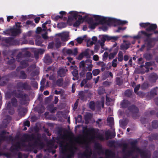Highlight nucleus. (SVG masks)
I'll list each match as a JSON object with an SVG mask.
<instances>
[{
  "mask_svg": "<svg viewBox=\"0 0 158 158\" xmlns=\"http://www.w3.org/2000/svg\"><path fill=\"white\" fill-rule=\"evenodd\" d=\"M17 90H14L12 92V94L17 98H20L19 100L21 105H25L27 103V98L28 97L27 94L23 93V91L21 90H28L30 89L31 86L26 82L19 81L16 84Z\"/></svg>",
  "mask_w": 158,
  "mask_h": 158,
  "instance_id": "1",
  "label": "nucleus"
},
{
  "mask_svg": "<svg viewBox=\"0 0 158 158\" xmlns=\"http://www.w3.org/2000/svg\"><path fill=\"white\" fill-rule=\"evenodd\" d=\"M62 141H60L59 142L60 152L62 154V158H73L75 155L74 150H77V148L73 147L68 149L67 146L64 145Z\"/></svg>",
  "mask_w": 158,
  "mask_h": 158,
  "instance_id": "2",
  "label": "nucleus"
},
{
  "mask_svg": "<svg viewBox=\"0 0 158 158\" xmlns=\"http://www.w3.org/2000/svg\"><path fill=\"white\" fill-rule=\"evenodd\" d=\"M143 36L146 37L144 39V41L147 43V50L148 51L151 48H153L155 45V42L158 41V36L156 37H151L152 33H148L145 31H142L140 32Z\"/></svg>",
  "mask_w": 158,
  "mask_h": 158,
  "instance_id": "3",
  "label": "nucleus"
},
{
  "mask_svg": "<svg viewBox=\"0 0 158 158\" xmlns=\"http://www.w3.org/2000/svg\"><path fill=\"white\" fill-rule=\"evenodd\" d=\"M3 55L4 59L7 64L10 65L14 63L15 60L13 58L14 54L11 51L9 50H5L3 51Z\"/></svg>",
  "mask_w": 158,
  "mask_h": 158,
  "instance_id": "4",
  "label": "nucleus"
},
{
  "mask_svg": "<svg viewBox=\"0 0 158 158\" xmlns=\"http://www.w3.org/2000/svg\"><path fill=\"white\" fill-rule=\"evenodd\" d=\"M81 144L84 143L85 144V151L83 153H80L78 154V158H90L92 154L91 149L89 147L88 143L85 141Z\"/></svg>",
  "mask_w": 158,
  "mask_h": 158,
  "instance_id": "5",
  "label": "nucleus"
},
{
  "mask_svg": "<svg viewBox=\"0 0 158 158\" xmlns=\"http://www.w3.org/2000/svg\"><path fill=\"white\" fill-rule=\"evenodd\" d=\"M128 110L131 113V116L134 119H136L139 116V109L134 105H132L129 106Z\"/></svg>",
  "mask_w": 158,
  "mask_h": 158,
  "instance_id": "6",
  "label": "nucleus"
},
{
  "mask_svg": "<svg viewBox=\"0 0 158 158\" xmlns=\"http://www.w3.org/2000/svg\"><path fill=\"white\" fill-rule=\"evenodd\" d=\"M136 151L140 154L141 158H150L151 155L148 152L136 148Z\"/></svg>",
  "mask_w": 158,
  "mask_h": 158,
  "instance_id": "7",
  "label": "nucleus"
},
{
  "mask_svg": "<svg viewBox=\"0 0 158 158\" xmlns=\"http://www.w3.org/2000/svg\"><path fill=\"white\" fill-rule=\"evenodd\" d=\"M118 37L117 36H109L107 35H103L101 38V41L105 42L106 40H111V42H114L117 40Z\"/></svg>",
  "mask_w": 158,
  "mask_h": 158,
  "instance_id": "8",
  "label": "nucleus"
},
{
  "mask_svg": "<svg viewBox=\"0 0 158 158\" xmlns=\"http://www.w3.org/2000/svg\"><path fill=\"white\" fill-rule=\"evenodd\" d=\"M87 21L89 24V27L92 29H94L98 25V23H94L93 19L92 17H89L87 19Z\"/></svg>",
  "mask_w": 158,
  "mask_h": 158,
  "instance_id": "9",
  "label": "nucleus"
},
{
  "mask_svg": "<svg viewBox=\"0 0 158 158\" xmlns=\"http://www.w3.org/2000/svg\"><path fill=\"white\" fill-rule=\"evenodd\" d=\"M23 137L25 139L23 140V142L26 141L25 140H27L28 142L29 141H33L36 139L35 135L33 133L31 134H24L23 135Z\"/></svg>",
  "mask_w": 158,
  "mask_h": 158,
  "instance_id": "10",
  "label": "nucleus"
},
{
  "mask_svg": "<svg viewBox=\"0 0 158 158\" xmlns=\"http://www.w3.org/2000/svg\"><path fill=\"white\" fill-rule=\"evenodd\" d=\"M11 33V35L15 36L21 33V30L20 28H11L10 29Z\"/></svg>",
  "mask_w": 158,
  "mask_h": 158,
  "instance_id": "11",
  "label": "nucleus"
},
{
  "mask_svg": "<svg viewBox=\"0 0 158 158\" xmlns=\"http://www.w3.org/2000/svg\"><path fill=\"white\" fill-rule=\"evenodd\" d=\"M43 147L44 143L43 142L39 143L37 140H35L33 143H29L28 144V146L29 148L33 149L35 148L37 146Z\"/></svg>",
  "mask_w": 158,
  "mask_h": 158,
  "instance_id": "12",
  "label": "nucleus"
},
{
  "mask_svg": "<svg viewBox=\"0 0 158 158\" xmlns=\"http://www.w3.org/2000/svg\"><path fill=\"white\" fill-rule=\"evenodd\" d=\"M94 148L95 149L97 150V153L98 154L100 155L101 154H103L104 153L103 150L102 149V145L98 143L95 144Z\"/></svg>",
  "mask_w": 158,
  "mask_h": 158,
  "instance_id": "13",
  "label": "nucleus"
},
{
  "mask_svg": "<svg viewBox=\"0 0 158 158\" xmlns=\"http://www.w3.org/2000/svg\"><path fill=\"white\" fill-rule=\"evenodd\" d=\"M104 21L103 22V23H106L108 26H110L113 23H116V19L112 18H109L107 19L106 17H104Z\"/></svg>",
  "mask_w": 158,
  "mask_h": 158,
  "instance_id": "14",
  "label": "nucleus"
},
{
  "mask_svg": "<svg viewBox=\"0 0 158 158\" xmlns=\"http://www.w3.org/2000/svg\"><path fill=\"white\" fill-rule=\"evenodd\" d=\"M68 71L66 68H60L57 71L58 76L60 77H64L66 74V72Z\"/></svg>",
  "mask_w": 158,
  "mask_h": 158,
  "instance_id": "15",
  "label": "nucleus"
},
{
  "mask_svg": "<svg viewBox=\"0 0 158 158\" xmlns=\"http://www.w3.org/2000/svg\"><path fill=\"white\" fill-rule=\"evenodd\" d=\"M106 139L108 140L109 139H112L114 138L115 136V133L114 132H111L107 131L105 133Z\"/></svg>",
  "mask_w": 158,
  "mask_h": 158,
  "instance_id": "16",
  "label": "nucleus"
},
{
  "mask_svg": "<svg viewBox=\"0 0 158 158\" xmlns=\"http://www.w3.org/2000/svg\"><path fill=\"white\" fill-rule=\"evenodd\" d=\"M93 17L94 18L95 20L96 21H98L99 24H102L103 22L104 21L105 19L104 17L101 16L97 15H93Z\"/></svg>",
  "mask_w": 158,
  "mask_h": 158,
  "instance_id": "17",
  "label": "nucleus"
},
{
  "mask_svg": "<svg viewBox=\"0 0 158 158\" xmlns=\"http://www.w3.org/2000/svg\"><path fill=\"white\" fill-rule=\"evenodd\" d=\"M157 26L156 24H150L148 27L146 28V30L148 32H151L154 31L157 28Z\"/></svg>",
  "mask_w": 158,
  "mask_h": 158,
  "instance_id": "18",
  "label": "nucleus"
},
{
  "mask_svg": "<svg viewBox=\"0 0 158 158\" xmlns=\"http://www.w3.org/2000/svg\"><path fill=\"white\" fill-rule=\"evenodd\" d=\"M158 78L157 74L154 73H151L149 75V81L152 82H155Z\"/></svg>",
  "mask_w": 158,
  "mask_h": 158,
  "instance_id": "19",
  "label": "nucleus"
},
{
  "mask_svg": "<svg viewBox=\"0 0 158 158\" xmlns=\"http://www.w3.org/2000/svg\"><path fill=\"white\" fill-rule=\"evenodd\" d=\"M105 154L106 158L110 157H114L115 156V154L114 152L111 150L106 149L105 151Z\"/></svg>",
  "mask_w": 158,
  "mask_h": 158,
  "instance_id": "20",
  "label": "nucleus"
},
{
  "mask_svg": "<svg viewBox=\"0 0 158 158\" xmlns=\"http://www.w3.org/2000/svg\"><path fill=\"white\" fill-rule=\"evenodd\" d=\"M2 82L0 83V85L3 86L6 84L7 82L9 80V76L5 75L2 77Z\"/></svg>",
  "mask_w": 158,
  "mask_h": 158,
  "instance_id": "21",
  "label": "nucleus"
},
{
  "mask_svg": "<svg viewBox=\"0 0 158 158\" xmlns=\"http://www.w3.org/2000/svg\"><path fill=\"white\" fill-rule=\"evenodd\" d=\"M0 137V139L2 141L6 140L12 141L14 140L13 138L11 135L6 136L3 135H1Z\"/></svg>",
  "mask_w": 158,
  "mask_h": 158,
  "instance_id": "22",
  "label": "nucleus"
},
{
  "mask_svg": "<svg viewBox=\"0 0 158 158\" xmlns=\"http://www.w3.org/2000/svg\"><path fill=\"white\" fill-rule=\"evenodd\" d=\"M44 61L46 64L49 65L52 63V59L48 54H47L44 57Z\"/></svg>",
  "mask_w": 158,
  "mask_h": 158,
  "instance_id": "23",
  "label": "nucleus"
},
{
  "mask_svg": "<svg viewBox=\"0 0 158 158\" xmlns=\"http://www.w3.org/2000/svg\"><path fill=\"white\" fill-rule=\"evenodd\" d=\"M58 35L60 37L62 41H66L68 40V38L69 37L68 33H59Z\"/></svg>",
  "mask_w": 158,
  "mask_h": 158,
  "instance_id": "24",
  "label": "nucleus"
},
{
  "mask_svg": "<svg viewBox=\"0 0 158 158\" xmlns=\"http://www.w3.org/2000/svg\"><path fill=\"white\" fill-rule=\"evenodd\" d=\"M110 76L111 79L113 78V74L109 71H106L102 76L103 80H105Z\"/></svg>",
  "mask_w": 158,
  "mask_h": 158,
  "instance_id": "25",
  "label": "nucleus"
},
{
  "mask_svg": "<svg viewBox=\"0 0 158 158\" xmlns=\"http://www.w3.org/2000/svg\"><path fill=\"white\" fill-rule=\"evenodd\" d=\"M21 143L19 142H17L14 145V147H11L10 150L11 152L14 151H18L19 149H21Z\"/></svg>",
  "mask_w": 158,
  "mask_h": 158,
  "instance_id": "26",
  "label": "nucleus"
},
{
  "mask_svg": "<svg viewBox=\"0 0 158 158\" xmlns=\"http://www.w3.org/2000/svg\"><path fill=\"white\" fill-rule=\"evenodd\" d=\"M85 62L86 65L87 66L88 71H91L93 67V64H92V60L89 59H88L86 60Z\"/></svg>",
  "mask_w": 158,
  "mask_h": 158,
  "instance_id": "27",
  "label": "nucleus"
},
{
  "mask_svg": "<svg viewBox=\"0 0 158 158\" xmlns=\"http://www.w3.org/2000/svg\"><path fill=\"white\" fill-rule=\"evenodd\" d=\"M131 104V102L127 100H124L121 103V106L123 108H126L128 107Z\"/></svg>",
  "mask_w": 158,
  "mask_h": 158,
  "instance_id": "28",
  "label": "nucleus"
},
{
  "mask_svg": "<svg viewBox=\"0 0 158 158\" xmlns=\"http://www.w3.org/2000/svg\"><path fill=\"white\" fill-rule=\"evenodd\" d=\"M72 74L74 77L73 79L74 80H77L79 78L78 72L77 70L74 69L72 72Z\"/></svg>",
  "mask_w": 158,
  "mask_h": 158,
  "instance_id": "29",
  "label": "nucleus"
},
{
  "mask_svg": "<svg viewBox=\"0 0 158 158\" xmlns=\"http://www.w3.org/2000/svg\"><path fill=\"white\" fill-rule=\"evenodd\" d=\"M19 78L20 79L25 80L27 78V75L23 70L20 71V74L18 76Z\"/></svg>",
  "mask_w": 158,
  "mask_h": 158,
  "instance_id": "30",
  "label": "nucleus"
},
{
  "mask_svg": "<svg viewBox=\"0 0 158 158\" xmlns=\"http://www.w3.org/2000/svg\"><path fill=\"white\" fill-rule=\"evenodd\" d=\"M28 60H27L21 61L20 62V64L22 66H21L22 68H25L29 66L28 63Z\"/></svg>",
  "mask_w": 158,
  "mask_h": 158,
  "instance_id": "31",
  "label": "nucleus"
},
{
  "mask_svg": "<svg viewBox=\"0 0 158 158\" xmlns=\"http://www.w3.org/2000/svg\"><path fill=\"white\" fill-rule=\"evenodd\" d=\"M148 138L149 140L151 141H152L153 140H157L158 139V134H152L148 136Z\"/></svg>",
  "mask_w": 158,
  "mask_h": 158,
  "instance_id": "32",
  "label": "nucleus"
},
{
  "mask_svg": "<svg viewBox=\"0 0 158 158\" xmlns=\"http://www.w3.org/2000/svg\"><path fill=\"white\" fill-rule=\"evenodd\" d=\"M17 110L19 114H21L22 113H26L27 111V109L26 108L23 107L21 106H19Z\"/></svg>",
  "mask_w": 158,
  "mask_h": 158,
  "instance_id": "33",
  "label": "nucleus"
},
{
  "mask_svg": "<svg viewBox=\"0 0 158 158\" xmlns=\"http://www.w3.org/2000/svg\"><path fill=\"white\" fill-rule=\"evenodd\" d=\"M144 58L147 60H152L153 58V55L151 53H146L143 54Z\"/></svg>",
  "mask_w": 158,
  "mask_h": 158,
  "instance_id": "34",
  "label": "nucleus"
},
{
  "mask_svg": "<svg viewBox=\"0 0 158 158\" xmlns=\"http://www.w3.org/2000/svg\"><path fill=\"white\" fill-rule=\"evenodd\" d=\"M10 102L13 107H16L18 106V100L15 98L13 97L11 99Z\"/></svg>",
  "mask_w": 158,
  "mask_h": 158,
  "instance_id": "35",
  "label": "nucleus"
},
{
  "mask_svg": "<svg viewBox=\"0 0 158 158\" xmlns=\"http://www.w3.org/2000/svg\"><path fill=\"white\" fill-rule=\"evenodd\" d=\"M158 88L156 87L152 89L150 92V96L151 98H152L157 94V89Z\"/></svg>",
  "mask_w": 158,
  "mask_h": 158,
  "instance_id": "36",
  "label": "nucleus"
},
{
  "mask_svg": "<svg viewBox=\"0 0 158 158\" xmlns=\"http://www.w3.org/2000/svg\"><path fill=\"white\" fill-rule=\"evenodd\" d=\"M95 138H96L100 140L103 141L105 139L104 138L102 134H98L96 135L95 136H92L91 137V139H93Z\"/></svg>",
  "mask_w": 158,
  "mask_h": 158,
  "instance_id": "37",
  "label": "nucleus"
},
{
  "mask_svg": "<svg viewBox=\"0 0 158 158\" xmlns=\"http://www.w3.org/2000/svg\"><path fill=\"white\" fill-rule=\"evenodd\" d=\"M87 70L88 71V69L87 67H84L83 68H82L81 71L79 73L80 77H82L85 76V73Z\"/></svg>",
  "mask_w": 158,
  "mask_h": 158,
  "instance_id": "38",
  "label": "nucleus"
},
{
  "mask_svg": "<svg viewBox=\"0 0 158 158\" xmlns=\"http://www.w3.org/2000/svg\"><path fill=\"white\" fill-rule=\"evenodd\" d=\"M92 117V115L90 113H88L84 116L85 120L86 123H89V120Z\"/></svg>",
  "mask_w": 158,
  "mask_h": 158,
  "instance_id": "39",
  "label": "nucleus"
},
{
  "mask_svg": "<svg viewBox=\"0 0 158 158\" xmlns=\"http://www.w3.org/2000/svg\"><path fill=\"white\" fill-rule=\"evenodd\" d=\"M128 123V121L126 119L120 121L121 126L124 129H125V127L127 125Z\"/></svg>",
  "mask_w": 158,
  "mask_h": 158,
  "instance_id": "40",
  "label": "nucleus"
},
{
  "mask_svg": "<svg viewBox=\"0 0 158 158\" xmlns=\"http://www.w3.org/2000/svg\"><path fill=\"white\" fill-rule=\"evenodd\" d=\"M69 13L72 16L74 19H77L78 15V12L76 11H70Z\"/></svg>",
  "mask_w": 158,
  "mask_h": 158,
  "instance_id": "41",
  "label": "nucleus"
},
{
  "mask_svg": "<svg viewBox=\"0 0 158 158\" xmlns=\"http://www.w3.org/2000/svg\"><path fill=\"white\" fill-rule=\"evenodd\" d=\"M127 21L125 20H121L116 19V24L118 25H124L127 23Z\"/></svg>",
  "mask_w": 158,
  "mask_h": 158,
  "instance_id": "42",
  "label": "nucleus"
},
{
  "mask_svg": "<svg viewBox=\"0 0 158 158\" xmlns=\"http://www.w3.org/2000/svg\"><path fill=\"white\" fill-rule=\"evenodd\" d=\"M78 95L79 98L81 100H84L85 98V94L84 91H81L79 92Z\"/></svg>",
  "mask_w": 158,
  "mask_h": 158,
  "instance_id": "43",
  "label": "nucleus"
},
{
  "mask_svg": "<svg viewBox=\"0 0 158 158\" xmlns=\"http://www.w3.org/2000/svg\"><path fill=\"white\" fill-rule=\"evenodd\" d=\"M118 49V48H116V51L115 52L110 53V54L108 56V58L109 59H112L114 58L117 53Z\"/></svg>",
  "mask_w": 158,
  "mask_h": 158,
  "instance_id": "44",
  "label": "nucleus"
},
{
  "mask_svg": "<svg viewBox=\"0 0 158 158\" xmlns=\"http://www.w3.org/2000/svg\"><path fill=\"white\" fill-rule=\"evenodd\" d=\"M119 146L123 147L122 151L123 152H124L127 149L128 144L127 143H121L119 144Z\"/></svg>",
  "mask_w": 158,
  "mask_h": 158,
  "instance_id": "45",
  "label": "nucleus"
},
{
  "mask_svg": "<svg viewBox=\"0 0 158 158\" xmlns=\"http://www.w3.org/2000/svg\"><path fill=\"white\" fill-rule=\"evenodd\" d=\"M63 79L62 78L58 79L56 81V85L59 87H61L63 84Z\"/></svg>",
  "mask_w": 158,
  "mask_h": 158,
  "instance_id": "46",
  "label": "nucleus"
},
{
  "mask_svg": "<svg viewBox=\"0 0 158 158\" xmlns=\"http://www.w3.org/2000/svg\"><path fill=\"white\" fill-rule=\"evenodd\" d=\"M130 44H122L120 45V49L122 50L127 49L130 47Z\"/></svg>",
  "mask_w": 158,
  "mask_h": 158,
  "instance_id": "47",
  "label": "nucleus"
},
{
  "mask_svg": "<svg viewBox=\"0 0 158 158\" xmlns=\"http://www.w3.org/2000/svg\"><path fill=\"white\" fill-rule=\"evenodd\" d=\"M118 59L119 62L122 61L123 60V52L120 51L119 52L118 55Z\"/></svg>",
  "mask_w": 158,
  "mask_h": 158,
  "instance_id": "48",
  "label": "nucleus"
},
{
  "mask_svg": "<svg viewBox=\"0 0 158 158\" xmlns=\"http://www.w3.org/2000/svg\"><path fill=\"white\" fill-rule=\"evenodd\" d=\"M152 127L154 129H156L158 128V121L157 120H154L152 122Z\"/></svg>",
  "mask_w": 158,
  "mask_h": 158,
  "instance_id": "49",
  "label": "nucleus"
},
{
  "mask_svg": "<svg viewBox=\"0 0 158 158\" xmlns=\"http://www.w3.org/2000/svg\"><path fill=\"white\" fill-rule=\"evenodd\" d=\"M149 86V85L148 82H144L141 86V89H145Z\"/></svg>",
  "mask_w": 158,
  "mask_h": 158,
  "instance_id": "50",
  "label": "nucleus"
},
{
  "mask_svg": "<svg viewBox=\"0 0 158 158\" xmlns=\"http://www.w3.org/2000/svg\"><path fill=\"white\" fill-rule=\"evenodd\" d=\"M132 92L130 89L127 90L125 92V95L128 97L131 98L132 96Z\"/></svg>",
  "mask_w": 158,
  "mask_h": 158,
  "instance_id": "51",
  "label": "nucleus"
},
{
  "mask_svg": "<svg viewBox=\"0 0 158 158\" xmlns=\"http://www.w3.org/2000/svg\"><path fill=\"white\" fill-rule=\"evenodd\" d=\"M116 84L119 86L121 85L123 83V80L119 77H116L115 79Z\"/></svg>",
  "mask_w": 158,
  "mask_h": 158,
  "instance_id": "52",
  "label": "nucleus"
},
{
  "mask_svg": "<svg viewBox=\"0 0 158 158\" xmlns=\"http://www.w3.org/2000/svg\"><path fill=\"white\" fill-rule=\"evenodd\" d=\"M156 114V111L154 110H152L150 111H147L145 113V116L149 115H153L154 114Z\"/></svg>",
  "mask_w": 158,
  "mask_h": 158,
  "instance_id": "53",
  "label": "nucleus"
},
{
  "mask_svg": "<svg viewBox=\"0 0 158 158\" xmlns=\"http://www.w3.org/2000/svg\"><path fill=\"white\" fill-rule=\"evenodd\" d=\"M55 45L56 48H59L61 47V43L59 39H56V43Z\"/></svg>",
  "mask_w": 158,
  "mask_h": 158,
  "instance_id": "54",
  "label": "nucleus"
},
{
  "mask_svg": "<svg viewBox=\"0 0 158 158\" xmlns=\"http://www.w3.org/2000/svg\"><path fill=\"white\" fill-rule=\"evenodd\" d=\"M95 103L94 101H91L89 104V108L92 110H94L95 108Z\"/></svg>",
  "mask_w": 158,
  "mask_h": 158,
  "instance_id": "55",
  "label": "nucleus"
},
{
  "mask_svg": "<svg viewBox=\"0 0 158 158\" xmlns=\"http://www.w3.org/2000/svg\"><path fill=\"white\" fill-rule=\"evenodd\" d=\"M152 63L150 62H148L145 63L144 67L147 69L146 71L147 72L149 71V70L150 69L149 67L152 66Z\"/></svg>",
  "mask_w": 158,
  "mask_h": 158,
  "instance_id": "56",
  "label": "nucleus"
},
{
  "mask_svg": "<svg viewBox=\"0 0 158 158\" xmlns=\"http://www.w3.org/2000/svg\"><path fill=\"white\" fill-rule=\"evenodd\" d=\"M137 141L136 140H134L131 142L130 144L132 146V148L136 151V148H138L136 146V144L137 143Z\"/></svg>",
  "mask_w": 158,
  "mask_h": 158,
  "instance_id": "57",
  "label": "nucleus"
},
{
  "mask_svg": "<svg viewBox=\"0 0 158 158\" xmlns=\"http://www.w3.org/2000/svg\"><path fill=\"white\" fill-rule=\"evenodd\" d=\"M98 94L99 95H102L105 92V90L103 88L100 87L99 88L98 90Z\"/></svg>",
  "mask_w": 158,
  "mask_h": 158,
  "instance_id": "58",
  "label": "nucleus"
},
{
  "mask_svg": "<svg viewBox=\"0 0 158 158\" xmlns=\"http://www.w3.org/2000/svg\"><path fill=\"white\" fill-rule=\"evenodd\" d=\"M26 24L27 25H30L33 27H34L35 26V24L33 23V21L31 20H27L26 23Z\"/></svg>",
  "mask_w": 158,
  "mask_h": 158,
  "instance_id": "59",
  "label": "nucleus"
},
{
  "mask_svg": "<svg viewBox=\"0 0 158 158\" xmlns=\"http://www.w3.org/2000/svg\"><path fill=\"white\" fill-rule=\"evenodd\" d=\"M107 122L110 125H112L114 123V118L112 117H109L107 119Z\"/></svg>",
  "mask_w": 158,
  "mask_h": 158,
  "instance_id": "60",
  "label": "nucleus"
},
{
  "mask_svg": "<svg viewBox=\"0 0 158 158\" xmlns=\"http://www.w3.org/2000/svg\"><path fill=\"white\" fill-rule=\"evenodd\" d=\"M22 57V54L21 52H20L19 53V54L17 55L16 57V61L18 62H19L21 61V58Z\"/></svg>",
  "mask_w": 158,
  "mask_h": 158,
  "instance_id": "61",
  "label": "nucleus"
},
{
  "mask_svg": "<svg viewBox=\"0 0 158 158\" xmlns=\"http://www.w3.org/2000/svg\"><path fill=\"white\" fill-rule=\"evenodd\" d=\"M39 72L37 70H35L31 73V76L32 77H34L39 74Z\"/></svg>",
  "mask_w": 158,
  "mask_h": 158,
  "instance_id": "62",
  "label": "nucleus"
},
{
  "mask_svg": "<svg viewBox=\"0 0 158 158\" xmlns=\"http://www.w3.org/2000/svg\"><path fill=\"white\" fill-rule=\"evenodd\" d=\"M66 26L65 23L62 22L59 23L57 25V27L59 28H62L65 27Z\"/></svg>",
  "mask_w": 158,
  "mask_h": 158,
  "instance_id": "63",
  "label": "nucleus"
},
{
  "mask_svg": "<svg viewBox=\"0 0 158 158\" xmlns=\"http://www.w3.org/2000/svg\"><path fill=\"white\" fill-rule=\"evenodd\" d=\"M87 47L90 46L94 44H95V42L91 41L90 39L88 40L87 41Z\"/></svg>",
  "mask_w": 158,
  "mask_h": 158,
  "instance_id": "64",
  "label": "nucleus"
}]
</instances>
